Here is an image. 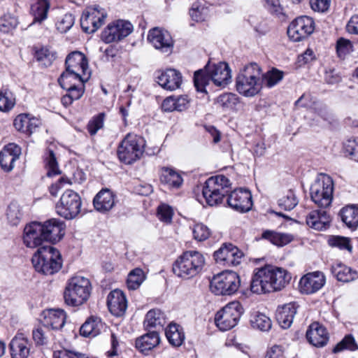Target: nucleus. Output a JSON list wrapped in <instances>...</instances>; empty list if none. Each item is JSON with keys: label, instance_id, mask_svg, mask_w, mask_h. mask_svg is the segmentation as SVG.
I'll use <instances>...</instances> for the list:
<instances>
[{"label": "nucleus", "instance_id": "f257e3e1", "mask_svg": "<svg viewBox=\"0 0 358 358\" xmlns=\"http://www.w3.org/2000/svg\"><path fill=\"white\" fill-rule=\"evenodd\" d=\"M291 280L290 274L284 268L271 265L256 269L250 289L253 293L263 294L281 290Z\"/></svg>", "mask_w": 358, "mask_h": 358}, {"label": "nucleus", "instance_id": "f03ea898", "mask_svg": "<svg viewBox=\"0 0 358 358\" xmlns=\"http://www.w3.org/2000/svg\"><path fill=\"white\" fill-rule=\"evenodd\" d=\"M231 81V70L226 62H208L203 69L195 71L194 75V86L201 92H206V87L210 83L224 88Z\"/></svg>", "mask_w": 358, "mask_h": 358}, {"label": "nucleus", "instance_id": "7ed1b4c3", "mask_svg": "<svg viewBox=\"0 0 358 358\" xmlns=\"http://www.w3.org/2000/svg\"><path fill=\"white\" fill-rule=\"evenodd\" d=\"M237 92L246 97L258 94L262 89V71L255 62L243 67L236 78Z\"/></svg>", "mask_w": 358, "mask_h": 358}, {"label": "nucleus", "instance_id": "20e7f679", "mask_svg": "<svg viewBox=\"0 0 358 358\" xmlns=\"http://www.w3.org/2000/svg\"><path fill=\"white\" fill-rule=\"evenodd\" d=\"M36 271L45 275L57 273L62 266L59 251L52 245H43L38 248L31 258Z\"/></svg>", "mask_w": 358, "mask_h": 358}, {"label": "nucleus", "instance_id": "39448f33", "mask_svg": "<svg viewBox=\"0 0 358 358\" xmlns=\"http://www.w3.org/2000/svg\"><path fill=\"white\" fill-rule=\"evenodd\" d=\"M205 264L203 255L196 250L183 252L173 264V272L178 277L189 279L196 276Z\"/></svg>", "mask_w": 358, "mask_h": 358}, {"label": "nucleus", "instance_id": "423d86ee", "mask_svg": "<svg viewBox=\"0 0 358 358\" xmlns=\"http://www.w3.org/2000/svg\"><path fill=\"white\" fill-rule=\"evenodd\" d=\"M91 289V283L88 278L79 275L71 278L64 290L65 303L72 306L83 304L87 301Z\"/></svg>", "mask_w": 358, "mask_h": 358}, {"label": "nucleus", "instance_id": "0eeeda50", "mask_svg": "<svg viewBox=\"0 0 358 358\" xmlns=\"http://www.w3.org/2000/svg\"><path fill=\"white\" fill-rule=\"evenodd\" d=\"M145 146V141L142 136L127 134L117 148V157L120 162L131 164L141 157Z\"/></svg>", "mask_w": 358, "mask_h": 358}, {"label": "nucleus", "instance_id": "6e6552de", "mask_svg": "<svg viewBox=\"0 0 358 358\" xmlns=\"http://www.w3.org/2000/svg\"><path fill=\"white\" fill-rule=\"evenodd\" d=\"M66 71L59 78H72L74 80L87 82L90 76L88 61L86 56L79 51H74L68 55L65 61Z\"/></svg>", "mask_w": 358, "mask_h": 358}, {"label": "nucleus", "instance_id": "1a4fd4ad", "mask_svg": "<svg viewBox=\"0 0 358 358\" xmlns=\"http://www.w3.org/2000/svg\"><path fill=\"white\" fill-rule=\"evenodd\" d=\"M230 185L229 180L223 175L209 178L202 189L206 203L210 206L221 203L224 196L228 194Z\"/></svg>", "mask_w": 358, "mask_h": 358}, {"label": "nucleus", "instance_id": "9d476101", "mask_svg": "<svg viewBox=\"0 0 358 358\" xmlns=\"http://www.w3.org/2000/svg\"><path fill=\"white\" fill-rule=\"evenodd\" d=\"M334 182L327 174H320L310 188L311 200L320 208L330 206L333 199Z\"/></svg>", "mask_w": 358, "mask_h": 358}, {"label": "nucleus", "instance_id": "9b49d317", "mask_svg": "<svg viewBox=\"0 0 358 358\" xmlns=\"http://www.w3.org/2000/svg\"><path fill=\"white\" fill-rule=\"evenodd\" d=\"M240 285V278L236 272L225 271L213 278L210 288L215 295H231L237 292Z\"/></svg>", "mask_w": 358, "mask_h": 358}, {"label": "nucleus", "instance_id": "f8f14e48", "mask_svg": "<svg viewBox=\"0 0 358 358\" xmlns=\"http://www.w3.org/2000/svg\"><path fill=\"white\" fill-rule=\"evenodd\" d=\"M243 313V308L238 301H234L218 311L215 322L221 331H227L234 327Z\"/></svg>", "mask_w": 358, "mask_h": 358}, {"label": "nucleus", "instance_id": "ddd939ff", "mask_svg": "<svg viewBox=\"0 0 358 358\" xmlns=\"http://www.w3.org/2000/svg\"><path fill=\"white\" fill-rule=\"evenodd\" d=\"M81 206L82 201L79 194L71 189H67L62 194L55 209L59 216L71 220L80 213Z\"/></svg>", "mask_w": 358, "mask_h": 358}, {"label": "nucleus", "instance_id": "4468645a", "mask_svg": "<svg viewBox=\"0 0 358 358\" xmlns=\"http://www.w3.org/2000/svg\"><path fill=\"white\" fill-rule=\"evenodd\" d=\"M315 29V22L312 17L300 16L294 20L287 28L289 38L294 41H300L310 36Z\"/></svg>", "mask_w": 358, "mask_h": 358}, {"label": "nucleus", "instance_id": "2eb2a0df", "mask_svg": "<svg viewBox=\"0 0 358 358\" xmlns=\"http://www.w3.org/2000/svg\"><path fill=\"white\" fill-rule=\"evenodd\" d=\"M106 17V11L99 6L88 7L80 20L81 27L86 33H94L103 25Z\"/></svg>", "mask_w": 358, "mask_h": 358}, {"label": "nucleus", "instance_id": "dca6fc26", "mask_svg": "<svg viewBox=\"0 0 358 358\" xmlns=\"http://www.w3.org/2000/svg\"><path fill=\"white\" fill-rule=\"evenodd\" d=\"M133 31V25L128 21L116 20L109 24L101 33V39L106 43L120 41Z\"/></svg>", "mask_w": 358, "mask_h": 358}, {"label": "nucleus", "instance_id": "f3484780", "mask_svg": "<svg viewBox=\"0 0 358 358\" xmlns=\"http://www.w3.org/2000/svg\"><path fill=\"white\" fill-rule=\"evenodd\" d=\"M148 41L157 50L170 54L173 48V41L170 33L162 28L155 27L148 34Z\"/></svg>", "mask_w": 358, "mask_h": 358}, {"label": "nucleus", "instance_id": "a211bd4d", "mask_svg": "<svg viewBox=\"0 0 358 358\" xmlns=\"http://www.w3.org/2000/svg\"><path fill=\"white\" fill-rule=\"evenodd\" d=\"M243 253L231 243H224L222 247L214 252L217 263L225 266H238L241 264Z\"/></svg>", "mask_w": 358, "mask_h": 358}, {"label": "nucleus", "instance_id": "6ab92c4d", "mask_svg": "<svg viewBox=\"0 0 358 358\" xmlns=\"http://www.w3.org/2000/svg\"><path fill=\"white\" fill-rule=\"evenodd\" d=\"M43 238L47 242L56 243L59 242L65 234L66 224L64 222L56 218L48 220L41 222Z\"/></svg>", "mask_w": 358, "mask_h": 358}, {"label": "nucleus", "instance_id": "aec40b11", "mask_svg": "<svg viewBox=\"0 0 358 358\" xmlns=\"http://www.w3.org/2000/svg\"><path fill=\"white\" fill-rule=\"evenodd\" d=\"M72 78L65 79L62 80V78L58 79L60 86L67 91V93L62 97L61 101L65 106H69L73 101L80 99L84 94L85 87L84 83L85 82L78 81L79 84L76 85Z\"/></svg>", "mask_w": 358, "mask_h": 358}, {"label": "nucleus", "instance_id": "412c9836", "mask_svg": "<svg viewBox=\"0 0 358 358\" xmlns=\"http://www.w3.org/2000/svg\"><path fill=\"white\" fill-rule=\"evenodd\" d=\"M227 203L238 212H248L252 206V194L248 189H236L229 195Z\"/></svg>", "mask_w": 358, "mask_h": 358}, {"label": "nucleus", "instance_id": "4be33fe9", "mask_svg": "<svg viewBox=\"0 0 358 358\" xmlns=\"http://www.w3.org/2000/svg\"><path fill=\"white\" fill-rule=\"evenodd\" d=\"M325 284V276L320 271L308 273L299 280V289L301 293L310 294L320 290Z\"/></svg>", "mask_w": 358, "mask_h": 358}, {"label": "nucleus", "instance_id": "5701e85b", "mask_svg": "<svg viewBox=\"0 0 358 358\" xmlns=\"http://www.w3.org/2000/svg\"><path fill=\"white\" fill-rule=\"evenodd\" d=\"M156 79L157 83L162 88L169 91L180 88L182 81L180 72L173 69L159 71Z\"/></svg>", "mask_w": 358, "mask_h": 358}, {"label": "nucleus", "instance_id": "b1692460", "mask_svg": "<svg viewBox=\"0 0 358 358\" xmlns=\"http://www.w3.org/2000/svg\"><path fill=\"white\" fill-rule=\"evenodd\" d=\"M43 234L40 222H33L27 224L24 229V243L31 248L42 245L43 241H45Z\"/></svg>", "mask_w": 358, "mask_h": 358}, {"label": "nucleus", "instance_id": "393cba45", "mask_svg": "<svg viewBox=\"0 0 358 358\" xmlns=\"http://www.w3.org/2000/svg\"><path fill=\"white\" fill-rule=\"evenodd\" d=\"M107 306L113 315H124L127 308V300L124 292L120 289L111 291L107 297Z\"/></svg>", "mask_w": 358, "mask_h": 358}, {"label": "nucleus", "instance_id": "a878e982", "mask_svg": "<svg viewBox=\"0 0 358 358\" xmlns=\"http://www.w3.org/2000/svg\"><path fill=\"white\" fill-rule=\"evenodd\" d=\"M31 343L23 334H16L9 344L12 358H28Z\"/></svg>", "mask_w": 358, "mask_h": 358}, {"label": "nucleus", "instance_id": "bb28decb", "mask_svg": "<svg viewBox=\"0 0 358 358\" xmlns=\"http://www.w3.org/2000/svg\"><path fill=\"white\" fill-rule=\"evenodd\" d=\"M306 336L308 341L317 348L326 345L329 338L327 329L318 322L309 326Z\"/></svg>", "mask_w": 358, "mask_h": 358}, {"label": "nucleus", "instance_id": "cd10ccee", "mask_svg": "<svg viewBox=\"0 0 358 358\" xmlns=\"http://www.w3.org/2000/svg\"><path fill=\"white\" fill-rule=\"evenodd\" d=\"M21 148L15 143L6 145L0 152V165L5 171L10 172L14 168L15 162L19 159Z\"/></svg>", "mask_w": 358, "mask_h": 358}, {"label": "nucleus", "instance_id": "c85d7f7f", "mask_svg": "<svg viewBox=\"0 0 358 358\" xmlns=\"http://www.w3.org/2000/svg\"><path fill=\"white\" fill-rule=\"evenodd\" d=\"M298 308L299 305L296 302H290L278 307L275 318L282 329H286L291 327Z\"/></svg>", "mask_w": 358, "mask_h": 358}, {"label": "nucleus", "instance_id": "c756f323", "mask_svg": "<svg viewBox=\"0 0 358 358\" xmlns=\"http://www.w3.org/2000/svg\"><path fill=\"white\" fill-rule=\"evenodd\" d=\"M42 322L45 328L62 329L66 322V314L62 309H50L43 312Z\"/></svg>", "mask_w": 358, "mask_h": 358}, {"label": "nucleus", "instance_id": "7c9ffc66", "mask_svg": "<svg viewBox=\"0 0 358 358\" xmlns=\"http://www.w3.org/2000/svg\"><path fill=\"white\" fill-rule=\"evenodd\" d=\"M94 208L102 213L110 210L115 205V195L108 189L99 191L93 199Z\"/></svg>", "mask_w": 358, "mask_h": 358}, {"label": "nucleus", "instance_id": "2f4dec72", "mask_svg": "<svg viewBox=\"0 0 358 358\" xmlns=\"http://www.w3.org/2000/svg\"><path fill=\"white\" fill-rule=\"evenodd\" d=\"M40 120L29 114H20L14 120V127L21 132L31 134L40 125Z\"/></svg>", "mask_w": 358, "mask_h": 358}, {"label": "nucleus", "instance_id": "473e14b6", "mask_svg": "<svg viewBox=\"0 0 358 358\" xmlns=\"http://www.w3.org/2000/svg\"><path fill=\"white\" fill-rule=\"evenodd\" d=\"M148 331V333L137 338L135 343L136 348L145 354L158 345L160 342L157 331Z\"/></svg>", "mask_w": 358, "mask_h": 358}, {"label": "nucleus", "instance_id": "72a5a7b5", "mask_svg": "<svg viewBox=\"0 0 358 358\" xmlns=\"http://www.w3.org/2000/svg\"><path fill=\"white\" fill-rule=\"evenodd\" d=\"M306 224L316 230H323L330 222V217L324 210H313L306 217Z\"/></svg>", "mask_w": 358, "mask_h": 358}, {"label": "nucleus", "instance_id": "f704fd0d", "mask_svg": "<svg viewBox=\"0 0 358 358\" xmlns=\"http://www.w3.org/2000/svg\"><path fill=\"white\" fill-rule=\"evenodd\" d=\"M342 222L352 231L358 227V207L354 204L343 207L338 213Z\"/></svg>", "mask_w": 358, "mask_h": 358}, {"label": "nucleus", "instance_id": "c9c22d12", "mask_svg": "<svg viewBox=\"0 0 358 358\" xmlns=\"http://www.w3.org/2000/svg\"><path fill=\"white\" fill-rule=\"evenodd\" d=\"M103 327V324L101 319L92 316L81 326L80 335L85 337H95L101 333Z\"/></svg>", "mask_w": 358, "mask_h": 358}, {"label": "nucleus", "instance_id": "e433bc0d", "mask_svg": "<svg viewBox=\"0 0 358 358\" xmlns=\"http://www.w3.org/2000/svg\"><path fill=\"white\" fill-rule=\"evenodd\" d=\"M331 273L338 281L349 282L358 278L356 271L341 264H336L331 266Z\"/></svg>", "mask_w": 358, "mask_h": 358}, {"label": "nucleus", "instance_id": "4c0bfd02", "mask_svg": "<svg viewBox=\"0 0 358 358\" xmlns=\"http://www.w3.org/2000/svg\"><path fill=\"white\" fill-rule=\"evenodd\" d=\"M166 323L164 314L159 309H152L149 310L144 321L145 328L150 330L152 328L163 329Z\"/></svg>", "mask_w": 358, "mask_h": 358}, {"label": "nucleus", "instance_id": "58836bf2", "mask_svg": "<svg viewBox=\"0 0 358 358\" xmlns=\"http://www.w3.org/2000/svg\"><path fill=\"white\" fill-rule=\"evenodd\" d=\"M262 237L277 246H284L294 239V236L290 234L280 233L271 230L264 231L262 234Z\"/></svg>", "mask_w": 358, "mask_h": 358}, {"label": "nucleus", "instance_id": "ea45409f", "mask_svg": "<svg viewBox=\"0 0 358 358\" xmlns=\"http://www.w3.org/2000/svg\"><path fill=\"white\" fill-rule=\"evenodd\" d=\"M160 181L169 187L178 188L182 185L183 180L175 170L164 167L162 169Z\"/></svg>", "mask_w": 358, "mask_h": 358}, {"label": "nucleus", "instance_id": "a19ab883", "mask_svg": "<svg viewBox=\"0 0 358 358\" xmlns=\"http://www.w3.org/2000/svg\"><path fill=\"white\" fill-rule=\"evenodd\" d=\"M49 7L48 0H36L31 6V12L34 16L33 22H41L45 20Z\"/></svg>", "mask_w": 358, "mask_h": 358}, {"label": "nucleus", "instance_id": "79ce46f5", "mask_svg": "<svg viewBox=\"0 0 358 358\" xmlns=\"http://www.w3.org/2000/svg\"><path fill=\"white\" fill-rule=\"evenodd\" d=\"M165 334L169 342L173 346H180L185 339L182 328L176 324H169Z\"/></svg>", "mask_w": 358, "mask_h": 358}, {"label": "nucleus", "instance_id": "37998d69", "mask_svg": "<svg viewBox=\"0 0 358 358\" xmlns=\"http://www.w3.org/2000/svg\"><path fill=\"white\" fill-rule=\"evenodd\" d=\"M209 10L203 0H198L192 4L189 10L192 19L196 22H201L208 16Z\"/></svg>", "mask_w": 358, "mask_h": 358}, {"label": "nucleus", "instance_id": "c03bdc74", "mask_svg": "<svg viewBox=\"0 0 358 358\" xmlns=\"http://www.w3.org/2000/svg\"><path fill=\"white\" fill-rule=\"evenodd\" d=\"M313 110L317 117L321 118L326 124L331 125L336 122L334 114L328 109L325 104L321 102L314 101Z\"/></svg>", "mask_w": 358, "mask_h": 358}, {"label": "nucleus", "instance_id": "a18cd8bd", "mask_svg": "<svg viewBox=\"0 0 358 358\" xmlns=\"http://www.w3.org/2000/svg\"><path fill=\"white\" fill-rule=\"evenodd\" d=\"M45 168L47 170V176L52 177L61 174L58 162L52 150H49L44 156Z\"/></svg>", "mask_w": 358, "mask_h": 358}, {"label": "nucleus", "instance_id": "49530a36", "mask_svg": "<svg viewBox=\"0 0 358 358\" xmlns=\"http://www.w3.org/2000/svg\"><path fill=\"white\" fill-rule=\"evenodd\" d=\"M56 52L48 48L43 47L35 52V58L41 66H50L56 59Z\"/></svg>", "mask_w": 358, "mask_h": 358}, {"label": "nucleus", "instance_id": "de8ad7c7", "mask_svg": "<svg viewBox=\"0 0 358 358\" xmlns=\"http://www.w3.org/2000/svg\"><path fill=\"white\" fill-rule=\"evenodd\" d=\"M238 103V97L232 93L222 94L217 98L215 101L217 106L224 110H234Z\"/></svg>", "mask_w": 358, "mask_h": 358}, {"label": "nucleus", "instance_id": "09e8293b", "mask_svg": "<svg viewBox=\"0 0 358 358\" xmlns=\"http://www.w3.org/2000/svg\"><path fill=\"white\" fill-rule=\"evenodd\" d=\"M299 203V200L292 189H288L279 198L278 206L285 210H292Z\"/></svg>", "mask_w": 358, "mask_h": 358}, {"label": "nucleus", "instance_id": "8fccbe9b", "mask_svg": "<svg viewBox=\"0 0 358 358\" xmlns=\"http://www.w3.org/2000/svg\"><path fill=\"white\" fill-rule=\"evenodd\" d=\"M250 323L254 329H259L262 331H268L272 326L271 319L266 315L257 313L250 320Z\"/></svg>", "mask_w": 358, "mask_h": 358}, {"label": "nucleus", "instance_id": "3c124183", "mask_svg": "<svg viewBox=\"0 0 358 358\" xmlns=\"http://www.w3.org/2000/svg\"><path fill=\"white\" fill-rule=\"evenodd\" d=\"M145 280L144 272L141 268H136L132 270L128 275L127 285L129 289H138Z\"/></svg>", "mask_w": 358, "mask_h": 358}, {"label": "nucleus", "instance_id": "603ef678", "mask_svg": "<svg viewBox=\"0 0 358 358\" xmlns=\"http://www.w3.org/2000/svg\"><path fill=\"white\" fill-rule=\"evenodd\" d=\"M15 104L14 94L9 90H0V111L6 112L11 110Z\"/></svg>", "mask_w": 358, "mask_h": 358}, {"label": "nucleus", "instance_id": "864d4df0", "mask_svg": "<svg viewBox=\"0 0 358 358\" xmlns=\"http://www.w3.org/2000/svg\"><path fill=\"white\" fill-rule=\"evenodd\" d=\"M358 348V345L352 335L345 336L336 345L334 348L332 352L338 353L343 350H349L355 351Z\"/></svg>", "mask_w": 358, "mask_h": 358}, {"label": "nucleus", "instance_id": "5fc2aeb1", "mask_svg": "<svg viewBox=\"0 0 358 358\" xmlns=\"http://www.w3.org/2000/svg\"><path fill=\"white\" fill-rule=\"evenodd\" d=\"M282 78V71L273 69L267 71L265 74L262 73V83L264 82L267 87H272L278 84Z\"/></svg>", "mask_w": 358, "mask_h": 358}, {"label": "nucleus", "instance_id": "6e6d98bb", "mask_svg": "<svg viewBox=\"0 0 358 358\" xmlns=\"http://www.w3.org/2000/svg\"><path fill=\"white\" fill-rule=\"evenodd\" d=\"M21 216L22 214L19 205L15 202L10 203L6 210V217L8 222L13 226L17 225L20 221Z\"/></svg>", "mask_w": 358, "mask_h": 358}, {"label": "nucleus", "instance_id": "4d7b16f0", "mask_svg": "<svg viewBox=\"0 0 358 358\" xmlns=\"http://www.w3.org/2000/svg\"><path fill=\"white\" fill-rule=\"evenodd\" d=\"M17 24V18L10 14H5L0 17V31L2 33L10 32L16 27Z\"/></svg>", "mask_w": 358, "mask_h": 358}, {"label": "nucleus", "instance_id": "13d9d810", "mask_svg": "<svg viewBox=\"0 0 358 358\" xmlns=\"http://www.w3.org/2000/svg\"><path fill=\"white\" fill-rule=\"evenodd\" d=\"M329 244L331 247L338 248L340 250H345L350 252L352 250L350 239L343 236H332L329 239Z\"/></svg>", "mask_w": 358, "mask_h": 358}, {"label": "nucleus", "instance_id": "bf43d9fd", "mask_svg": "<svg viewBox=\"0 0 358 358\" xmlns=\"http://www.w3.org/2000/svg\"><path fill=\"white\" fill-rule=\"evenodd\" d=\"M74 17L71 13H65L58 18L56 26L57 29L62 33L69 31L74 24Z\"/></svg>", "mask_w": 358, "mask_h": 358}, {"label": "nucleus", "instance_id": "052dcab7", "mask_svg": "<svg viewBox=\"0 0 358 358\" xmlns=\"http://www.w3.org/2000/svg\"><path fill=\"white\" fill-rule=\"evenodd\" d=\"M192 232L194 238L198 241H203L208 239L211 234L210 229L202 223L194 224Z\"/></svg>", "mask_w": 358, "mask_h": 358}, {"label": "nucleus", "instance_id": "680f3d73", "mask_svg": "<svg viewBox=\"0 0 358 358\" xmlns=\"http://www.w3.org/2000/svg\"><path fill=\"white\" fill-rule=\"evenodd\" d=\"M105 114L101 113L97 115L94 116L87 124V130L90 135L93 136L96 134L98 130L101 129L103 126Z\"/></svg>", "mask_w": 358, "mask_h": 358}, {"label": "nucleus", "instance_id": "e2e57ef3", "mask_svg": "<svg viewBox=\"0 0 358 358\" xmlns=\"http://www.w3.org/2000/svg\"><path fill=\"white\" fill-rule=\"evenodd\" d=\"M159 219L166 223H170L173 215L172 208L166 204L160 205L157 209Z\"/></svg>", "mask_w": 358, "mask_h": 358}, {"label": "nucleus", "instance_id": "0e129e2a", "mask_svg": "<svg viewBox=\"0 0 358 358\" xmlns=\"http://www.w3.org/2000/svg\"><path fill=\"white\" fill-rule=\"evenodd\" d=\"M342 80L341 74L335 69H329L325 71L324 80L329 85H335Z\"/></svg>", "mask_w": 358, "mask_h": 358}, {"label": "nucleus", "instance_id": "69168bd1", "mask_svg": "<svg viewBox=\"0 0 358 358\" xmlns=\"http://www.w3.org/2000/svg\"><path fill=\"white\" fill-rule=\"evenodd\" d=\"M352 48L351 42L345 38H341L337 41L336 50L339 57H342L349 53Z\"/></svg>", "mask_w": 358, "mask_h": 358}, {"label": "nucleus", "instance_id": "338daca9", "mask_svg": "<svg viewBox=\"0 0 358 358\" xmlns=\"http://www.w3.org/2000/svg\"><path fill=\"white\" fill-rule=\"evenodd\" d=\"M33 339L38 345H43L48 343L47 332L43 327H38L32 331Z\"/></svg>", "mask_w": 358, "mask_h": 358}, {"label": "nucleus", "instance_id": "774afa93", "mask_svg": "<svg viewBox=\"0 0 358 358\" xmlns=\"http://www.w3.org/2000/svg\"><path fill=\"white\" fill-rule=\"evenodd\" d=\"M331 0H310V5L314 11L324 13L328 10Z\"/></svg>", "mask_w": 358, "mask_h": 358}]
</instances>
